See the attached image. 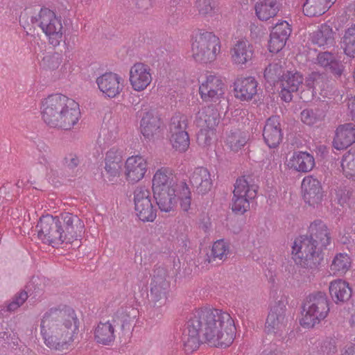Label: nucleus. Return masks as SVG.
Here are the masks:
<instances>
[{
  "label": "nucleus",
  "instance_id": "nucleus-40",
  "mask_svg": "<svg viewBox=\"0 0 355 355\" xmlns=\"http://www.w3.org/2000/svg\"><path fill=\"white\" fill-rule=\"evenodd\" d=\"M170 175L166 169L158 170L153 176L152 189L153 191H163L168 189H173L171 186Z\"/></svg>",
  "mask_w": 355,
  "mask_h": 355
},
{
  "label": "nucleus",
  "instance_id": "nucleus-37",
  "mask_svg": "<svg viewBox=\"0 0 355 355\" xmlns=\"http://www.w3.org/2000/svg\"><path fill=\"white\" fill-rule=\"evenodd\" d=\"M330 8L323 0H306L303 12L310 17H318L324 14Z\"/></svg>",
  "mask_w": 355,
  "mask_h": 355
},
{
  "label": "nucleus",
  "instance_id": "nucleus-25",
  "mask_svg": "<svg viewBox=\"0 0 355 355\" xmlns=\"http://www.w3.org/2000/svg\"><path fill=\"white\" fill-rule=\"evenodd\" d=\"M263 136L265 142L270 148H275L280 144L282 139V132L278 116H272L267 119Z\"/></svg>",
  "mask_w": 355,
  "mask_h": 355
},
{
  "label": "nucleus",
  "instance_id": "nucleus-12",
  "mask_svg": "<svg viewBox=\"0 0 355 355\" xmlns=\"http://www.w3.org/2000/svg\"><path fill=\"white\" fill-rule=\"evenodd\" d=\"M226 86L223 80L214 74H207L199 80L198 92L200 98L207 103H216L223 98Z\"/></svg>",
  "mask_w": 355,
  "mask_h": 355
},
{
  "label": "nucleus",
  "instance_id": "nucleus-21",
  "mask_svg": "<svg viewBox=\"0 0 355 355\" xmlns=\"http://www.w3.org/2000/svg\"><path fill=\"white\" fill-rule=\"evenodd\" d=\"M292 32L291 26L284 20L279 21L270 33L268 49L270 53H277L282 51Z\"/></svg>",
  "mask_w": 355,
  "mask_h": 355
},
{
  "label": "nucleus",
  "instance_id": "nucleus-1",
  "mask_svg": "<svg viewBox=\"0 0 355 355\" xmlns=\"http://www.w3.org/2000/svg\"><path fill=\"white\" fill-rule=\"evenodd\" d=\"M235 332L234 322L228 313L217 309L202 308L189 315L182 342L187 354L196 350L203 342L225 348L233 343Z\"/></svg>",
  "mask_w": 355,
  "mask_h": 355
},
{
  "label": "nucleus",
  "instance_id": "nucleus-16",
  "mask_svg": "<svg viewBox=\"0 0 355 355\" xmlns=\"http://www.w3.org/2000/svg\"><path fill=\"white\" fill-rule=\"evenodd\" d=\"M232 64L239 69L250 65L254 57V46L246 39L236 40L230 49Z\"/></svg>",
  "mask_w": 355,
  "mask_h": 355
},
{
  "label": "nucleus",
  "instance_id": "nucleus-8",
  "mask_svg": "<svg viewBox=\"0 0 355 355\" xmlns=\"http://www.w3.org/2000/svg\"><path fill=\"white\" fill-rule=\"evenodd\" d=\"M36 21L48 44L54 48L60 46L66 31L62 17L50 9L42 8L36 17Z\"/></svg>",
  "mask_w": 355,
  "mask_h": 355
},
{
  "label": "nucleus",
  "instance_id": "nucleus-45",
  "mask_svg": "<svg viewBox=\"0 0 355 355\" xmlns=\"http://www.w3.org/2000/svg\"><path fill=\"white\" fill-rule=\"evenodd\" d=\"M306 85L313 89V92L317 93L318 92L322 94V89L324 86V77L318 73H312L306 79Z\"/></svg>",
  "mask_w": 355,
  "mask_h": 355
},
{
  "label": "nucleus",
  "instance_id": "nucleus-5",
  "mask_svg": "<svg viewBox=\"0 0 355 355\" xmlns=\"http://www.w3.org/2000/svg\"><path fill=\"white\" fill-rule=\"evenodd\" d=\"M40 109L42 121L50 128L71 130L81 117L79 103L60 93L42 99Z\"/></svg>",
  "mask_w": 355,
  "mask_h": 355
},
{
  "label": "nucleus",
  "instance_id": "nucleus-54",
  "mask_svg": "<svg viewBox=\"0 0 355 355\" xmlns=\"http://www.w3.org/2000/svg\"><path fill=\"white\" fill-rule=\"evenodd\" d=\"M347 107L352 119L355 121V96L348 99Z\"/></svg>",
  "mask_w": 355,
  "mask_h": 355
},
{
  "label": "nucleus",
  "instance_id": "nucleus-56",
  "mask_svg": "<svg viewBox=\"0 0 355 355\" xmlns=\"http://www.w3.org/2000/svg\"><path fill=\"white\" fill-rule=\"evenodd\" d=\"M355 353V344L351 343L347 347L342 355H354Z\"/></svg>",
  "mask_w": 355,
  "mask_h": 355
},
{
  "label": "nucleus",
  "instance_id": "nucleus-58",
  "mask_svg": "<svg viewBox=\"0 0 355 355\" xmlns=\"http://www.w3.org/2000/svg\"><path fill=\"white\" fill-rule=\"evenodd\" d=\"M247 111L244 109H236L233 112V116H241V117L245 116Z\"/></svg>",
  "mask_w": 355,
  "mask_h": 355
},
{
  "label": "nucleus",
  "instance_id": "nucleus-23",
  "mask_svg": "<svg viewBox=\"0 0 355 355\" xmlns=\"http://www.w3.org/2000/svg\"><path fill=\"white\" fill-rule=\"evenodd\" d=\"M303 82L304 77L298 71H288L283 75L281 79V98L286 102H290L293 98L292 93L297 92Z\"/></svg>",
  "mask_w": 355,
  "mask_h": 355
},
{
  "label": "nucleus",
  "instance_id": "nucleus-20",
  "mask_svg": "<svg viewBox=\"0 0 355 355\" xmlns=\"http://www.w3.org/2000/svg\"><path fill=\"white\" fill-rule=\"evenodd\" d=\"M335 19H330L318 25L315 31L310 33V40L319 47L330 48L336 44V30L334 29Z\"/></svg>",
  "mask_w": 355,
  "mask_h": 355
},
{
  "label": "nucleus",
  "instance_id": "nucleus-46",
  "mask_svg": "<svg viewBox=\"0 0 355 355\" xmlns=\"http://www.w3.org/2000/svg\"><path fill=\"white\" fill-rule=\"evenodd\" d=\"M229 252V246L223 239L218 240L212 246L211 257L213 260L218 259L222 260L227 257Z\"/></svg>",
  "mask_w": 355,
  "mask_h": 355
},
{
  "label": "nucleus",
  "instance_id": "nucleus-10",
  "mask_svg": "<svg viewBox=\"0 0 355 355\" xmlns=\"http://www.w3.org/2000/svg\"><path fill=\"white\" fill-rule=\"evenodd\" d=\"M218 113L213 106H207L200 110L196 123L200 130L198 134V141L201 145H208L215 135V128L218 123Z\"/></svg>",
  "mask_w": 355,
  "mask_h": 355
},
{
  "label": "nucleus",
  "instance_id": "nucleus-61",
  "mask_svg": "<svg viewBox=\"0 0 355 355\" xmlns=\"http://www.w3.org/2000/svg\"><path fill=\"white\" fill-rule=\"evenodd\" d=\"M303 155L309 156L310 154L309 153H303Z\"/></svg>",
  "mask_w": 355,
  "mask_h": 355
},
{
  "label": "nucleus",
  "instance_id": "nucleus-13",
  "mask_svg": "<svg viewBox=\"0 0 355 355\" xmlns=\"http://www.w3.org/2000/svg\"><path fill=\"white\" fill-rule=\"evenodd\" d=\"M150 194V191L144 186H138L134 191L135 209L144 222H153L157 216V209L153 205Z\"/></svg>",
  "mask_w": 355,
  "mask_h": 355
},
{
  "label": "nucleus",
  "instance_id": "nucleus-60",
  "mask_svg": "<svg viewBox=\"0 0 355 355\" xmlns=\"http://www.w3.org/2000/svg\"><path fill=\"white\" fill-rule=\"evenodd\" d=\"M324 2H326V3L330 7H331L337 0H323Z\"/></svg>",
  "mask_w": 355,
  "mask_h": 355
},
{
  "label": "nucleus",
  "instance_id": "nucleus-42",
  "mask_svg": "<svg viewBox=\"0 0 355 355\" xmlns=\"http://www.w3.org/2000/svg\"><path fill=\"white\" fill-rule=\"evenodd\" d=\"M194 8L202 17H214L217 14L214 0H196Z\"/></svg>",
  "mask_w": 355,
  "mask_h": 355
},
{
  "label": "nucleus",
  "instance_id": "nucleus-24",
  "mask_svg": "<svg viewBox=\"0 0 355 355\" xmlns=\"http://www.w3.org/2000/svg\"><path fill=\"white\" fill-rule=\"evenodd\" d=\"M302 190L306 203L314 206L321 202L323 196L322 186L317 179L312 176L305 177L302 182Z\"/></svg>",
  "mask_w": 355,
  "mask_h": 355
},
{
  "label": "nucleus",
  "instance_id": "nucleus-63",
  "mask_svg": "<svg viewBox=\"0 0 355 355\" xmlns=\"http://www.w3.org/2000/svg\"><path fill=\"white\" fill-rule=\"evenodd\" d=\"M270 355H272V354H270Z\"/></svg>",
  "mask_w": 355,
  "mask_h": 355
},
{
  "label": "nucleus",
  "instance_id": "nucleus-48",
  "mask_svg": "<svg viewBox=\"0 0 355 355\" xmlns=\"http://www.w3.org/2000/svg\"><path fill=\"white\" fill-rule=\"evenodd\" d=\"M354 190L349 186L340 187L336 191V198L338 203L341 205L348 202L351 199H354Z\"/></svg>",
  "mask_w": 355,
  "mask_h": 355
},
{
  "label": "nucleus",
  "instance_id": "nucleus-41",
  "mask_svg": "<svg viewBox=\"0 0 355 355\" xmlns=\"http://www.w3.org/2000/svg\"><path fill=\"white\" fill-rule=\"evenodd\" d=\"M351 266V259L347 254H337L331 264V270L334 275H343Z\"/></svg>",
  "mask_w": 355,
  "mask_h": 355
},
{
  "label": "nucleus",
  "instance_id": "nucleus-34",
  "mask_svg": "<svg viewBox=\"0 0 355 355\" xmlns=\"http://www.w3.org/2000/svg\"><path fill=\"white\" fill-rule=\"evenodd\" d=\"M137 313V310L132 306L121 307L112 317V322L115 323L116 327L120 326L123 331L129 330Z\"/></svg>",
  "mask_w": 355,
  "mask_h": 355
},
{
  "label": "nucleus",
  "instance_id": "nucleus-47",
  "mask_svg": "<svg viewBox=\"0 0 355 355\" xmlns=\"http://www.w3.org/2000/svg\"><path fill=\"white\" fill-rule=\"evenodd\" d=\"M282 71V66L279 63H270L265 69L264 78L268 82H275L279 78Z\"/></svg>",
  "mask_w": 355,
  "mask_h": 355
},
{
  "label": "nucleus",
  "instance_id": "nucleus-32",
  "mask_svg": "<svg viewBox=\"0 0 355 355\" xmlns=\"http://www.w3.org/2000/svg\"><path fill=\"white\" fill-rule=\"evenodd\" d=\"M116 324L112 320L106 322H100L94 331L95 340L104 345H110L115 339Z\"/></svg>",
  "mask_w": 355,
  "mask_h": 355
},
{
  "label": "nucleus",
  "instance_id": "nucleus-38",
  "mask_svg": "<svg viewBox=\"0 0 355 355\" xmlns=\"http://www.w3.org/2000/svg\"><path fill=\"white\" fill-rule=\"evenodd\" d=\"M249 135L246 132L235 130L231 131L226 137L227 145L234 152L241 149L248 141Z\"/></svg>",
  "mask_w": 355,
  "mask_h": 355
},
{
  "label": "nucleus",
  "instance_id": "nucleus-43",
  "mask_svg": "<svg viewBox=\"0 0 355 355\" xmlns=\"http://www.w3.org/2000/svg\"><path fill=\"white\" fill-rule=\"evenodd\" d=\"M177 193L180 201V207L184 211H188L191 207V193L190 189L184 181L180 182L177 187Z\"/></svg>",
  "mask_w": 355,
  "mask_h": 355
},
{
  "label": "nucleus",
  "instance_id": "nucleus-53",
  "mask_svg": "<svg viewBox=\"0 0 355 355\" xmlns=\"http://www.w3.org/2000/svg\"><path fill=\"white\" fill-rule=\"evenodd\" d=\"M63 163L69 168H73L79 164L78 157H64Z\"/></svg>",
  "mask_w": 355,
  "mask_h": 355
},
{
  "label": "nucleus",
  "instance_id": "nucleus-14",
  "mask_svg": "<svg viewBox=\"0 0 355 355\" xmlns=\"http://www.w3.org/2000/svg\"><path fill=\"white\" fill-rule=\"evenodd\" d=\"M98 89L103 96L108 99L118 98L124 89V79L119 73L108 71L105 72L96 79Z\"/></svg>",
  "mask_w": 355,
  "mask_h": 355
},
{
  "label": "nucleus",
  "instance_id": "nucleus-49",
  "mask_svg": "<svg viewBox=\"0 0 355 355\" xmlns=\"http://www.w3.org/2000/svg\"><path fill=\"white\" fill-rule=\"evenodd\" d=\"M340 164L346 176L355 181V157H343Z\"/></svg>",
  "mask_w": 355,
  "mask_h": 355
},
{
  "label": "nucleus",
  "instance_id": "nucleus-30",
  "mask_svg": "<svg viewBox=\"0 0 355 355\" xmlns=\"http://www.w3.org/2000/svg\"><path fill=\"white\" fill-rule=\"evenodd\" d=\"M280 10L277 0H258L254 5L257 17L262 21H266L277 16Z\"/></svg>",
  "mask_w": 355,
  "mask_h": 355
},
{
  "label": "nucleus",
  "instance_id": "nucleus-57",
  "mask_svg": "<svg viewBox=\"0 0 355 355\" xmlns=\"http://www.w3.org/2000/svg\"><path fill=\"white\" fill-rule=\"evenodd\" d=\"M318 155H324L328 153L327 148L324 145H320L317 147V150L315 151Z\"/></svg>",
  "mask_w": 355,
  "mask_h": 355
},
{
  "label": "nucleus",
  "instance_id": "nucleus-7",
  "mask_svg": "<svg viewBox=\"0 0 355 355\" xmlns=\"http://www.w3.org/2000/svg\"><path fill=\"white\" fill-rule=\"evenodd\" d=\"M329 311L327 295L321 291L311 293L303 303L300 324L304 328H313L327 317Z\"/></svg>",
  "mask_w": 355,
  "mask_h": 355
},
{
  "label": "nucleus",
  "instance_id": "nucleus-64",
  "mask_svg": "<svg viewBox=\"0 0 355 355\" xmlns=\"http://www.w3.org/2000/svg\"><path fill=\"white\" fill-rule=\"evenodd\" d=\"M354 153H355V152H354Z\"/></svg>",
  "mask_w": 355,
  "mask_h": 355
},
{
  "label": "nucleus",
  "instance_id": "nucleus-27",
  "mask_svg": "<svg viewBox=\"0 0 355 355\" xmlns=\"http://www.w3.org/2000/svg\"><path fill=\"white\" fill-rule=\"evenodd\" d=\"M316 64L329 71L336 77H340L345 69V64L340 58L330 52L319 53L316 58Z\"/></svg>",
  "mask_w": 355,
  "mask_h": 355
},
{
  "label": "nucleus",
  "instance_id": "nucleus-4",
  "mask_svg": "<svg viewBox=\"0 0 355 355\" xmlns=\"http://www.w3.org/2000/svg\"><path fill=\"white\" fill-rule=\"evenodd\" d=\"M84 223L76 215L67 212L59 216H42L36 225L38 238L43 243L57 248L71 243L81 237Z\"/></svg>",
  "mask_w": 355,
  "mask_h": 355
},
{
  "label": "nucleus",
  "instance_id": "nucleus-55",
  "mask_svg": "<svg viewBox=\"0 0 355 355\" xmlns=\"http://www.w3.org/2000/svg\"><path fill=\"white\" fill-rule=\"evenodd\" d=\"M118 153H123V150L119 148L118 144H113L106 152V155H114Z\"/></svg>",
  "mask_w": 355,
  "mask_h": 355
},
{
  "label": "nucleus",
  "instance_id": "nucleus-39",
  "mask_svg": "<svg viewBox=\"0 0 355 355\" xmlns=\"http://www.w3.org/2000/svg\"><path fill=\"white\" fill-rule=\"evenodd\" d=\"M340 46L347 56L355 58V24L345 31Z\"/></svg>",
  "mask_w": 355,
  "mask_h": 355
},
{
  "label": "nucleus",
  "instance_id": "nucleus-6",
  "mask_svg": "<svg viewBox=\"0 0 355 355\" xmlns=\"http://www.w3.org/2000/svg\"><path fill=\"white\" fill-rule=\"evenodd\" d=\"M220 38L213 32L200 30L191 39L190 56L197 63L209 64L220 53Z\"/></svg>",
  "mask_w": 355,
  "mask_h": 355
},
{
  "label": "nucleus",
  "instance_id": "nucleus-26",
  "mask_svg": "<svg viewBox=\"0 0 355 355\" xmlns=\"http://www.w3.org/2000/svg\"><path fill=\"white\" fill-rule=\"evenodd\" d=\"M189 182L198 194L207 193L212 187V180L209 171L204 167H197L189 177Z\"/></svg>",
  "mask_w": 355,
  "mask_h": 355
},
{
  "label": "nucleus",
  "instance_id": "nucleus-51",
  "mask_svg": "<svg viewBox=\"0 0 355 355\" xmlns=\"http://www.w3.org/2000/svg\"><path fill=\"white\" fill-rule=\"evenodd\" d=\"M15 335L7 327H3V324H1L0 329V342H4L9 345L10 340L12 341L14 345H17V338H13Z\"/></svg>",
  "mask_w": 355,
  "mask_h": 355
},
{
  "label": "nucleus",
  "instance_id": "nucleus-19",
  "mask_svg": "<svg viewBox=\"0 0 355 355\" xmlns=\"http://www.w3.org/2000/svg\"><path fill=\"white\" fill-rule=\"evenodd\" d=\"M153 81L151 69L142 62L134 64L130 69L129 83L132 89L137 92L146 90Z\"/></svg>",
  "mask_w": 355,
  "mask_h": 355
},
{
  "label": "nucleus",
  "instance_id": "nucleus-28",
  "mask_svg": "<svg viewBox=\"0 0 355 355\" xmlns=\"http://www.w3.org/2000/svg\"><path fill=\"white\" fill-rule=\"evenodd\" d=\"M355 142V125L345 123L339 125L336 130L333 141L334 147L337 150H344Z\"/></svg>",
  "mask_w": 355,
  "mask_h": 355
},
{
  "label": "nucleus",
  "instance_id": "nucleus-59",
  "mask_svg": "<svg viewBox=\"0 0 355 355\" xmlns=\"http://www.w3.org/2000/svg\"><path fill=\"white\" fill-rule=\"evenodd\" d=\"M138 5H142V4H148L150 5V0H137Z\"/></svg>",
  "mask_w": 355,
  "mask_h": 355
},
{
  "label": "nucleus",
  "instance_id": "nucleus-3",
  "mask_svg": "<svg viewBox=\"0 0 355 355\" xmlns=\"http://www.w3.org/2000/svg\"><path fill=\"white\" fill-rule=\"evenodd\" d=\"M330 230L321 220L312 222L306 235L296 239L293 246L295 261L297 265L311 271L318 270L324 259L323 250L331 243Z\"/></svg>",
  "mask_w": 355,
  "mask_h": 355
},
{
  "label": "nucleus",
  "instance_id": "nucleus-52",
  "mask_svg": "<svg viewBox=\"0 0 355 355\" xmlns=\"http://www.w3.org/2000/svg\"><path fill=\"white\" fill-rule=\"evenodd\" d=\"M320 352L323 355H331L336 352L335 343L331 340H324L320 345Z\"/></svg>",
  "mask_w": 355,
  "mask_h": 355
},
{
  "label": "nucleus",
  "instance_id": "nucleus-9",
  "mask_svg": "<svg viewBox=\"0 0 355 355\" xmlns=\"http://www.w3.org/2000/svg\"><path fill=\"white\" fill-rule=\"evenodd\" d=\"M259 187L252 176H243L236 180L233 191L232 211L242 215L250 209V200L256 198Z\"/></svg>",
  "mask_w": 355,
  "mask_h": 355
},
{
  "label": "nucleus",
  "instance_id": "nucleus-15",
  "mask_svg": "<svg viewBox=\"0 0 355 355\" xmlns=\"http://www.w3.org/2000/svg\"><path fill=\"white\" fill-rule=\"evenodd\" d=\"M167 271L162 267H157L153 270L152 281L150 283V301L154 306H162L166 300L170 284L166 279Z\"/></svg>",
  "mask_w": 355,
  "mask_h": 355
},
{
  "label": "nucleus",
  "instance_id": "nucleus-36",
  "mask_svg": "<svg viewBox=\"0 0 355 355\" xmlns=\"http://www.w3.org/2000/svg\"><path fill=\"white\" fill-rule=\"evenodd\" d=\"M315 164L314 157H291L286 160L288 168L303 173L311 171Z\"/></svg>",
  "mask_w": 355,
  "mask_h": 355
},
{
  "label": "nucleus",
  "instance_id": "nucleus-2",
  "mask_svg": "<svg viewBox=\"0 0 355 355\" xmlns=\"http://www.w3.org/2000/svg\"><path fill=\"white\" fill-rule=\"evenodd\" d=\"M79 320L69 306L54 307L44 314L40 323L41 334L50 349L64 351L69 349L78 332Z\"/></svg>",
  "mask_w": 355,
  "mask_h": 355
},
{
  "label": "nucleus",
  "instance_id": "nucleus-17",
  "mask_svg": "<svg viewBox=\"0 0 355 355\" xmlns=\"http://www.w3.org/2000/svg\"><path fill=\"white\" fill-rule=\"evenodd\" d=\"M286 304L279 300L271 306L265 324V331L268 334H279L286 329L287 318L286 317Z\"/></svg>",
  "mask_w": 355,
  "mask_h": 355
},
{
  "label": "nucleus",
  "instance_id": "nucleus-35",
  "mask_svg": "<svg viewBox=\"0 0 355 355\" xmlns=\"http://www.w3.org/2000/svg\"><path fill=\"white\" fill-rule=\"evenodd\" d=\"M105 161L107 178L114 184L117 182L123 166L122 157H106Z\"/></svg>",
  "mask_w": 355,
  "mask_h": 355
},
{
  "label": "nucleus",
  "instance_id": "nucleus-18",
  "mask_svg": "<svg viewBox=\"0 0 355 355\" xmlns=\"http://www.w3.org/2000/svg\"><path fill=\"white\" fill-rule=\"evenodd\" d=\"M162 121L153 110L145 112L140 121V131L144 139L154 141L162 137Z\"/></svg>",
  "mask_w": 355,
  "mask_h": 355
},
{
  "label": "nucleus",
  "instance_id": "nucleus-31",
  "mask_svg": "<svg viewBox=\"0 0 355 355\" xmlns=\"http://www.w3.org/2000/svg\"><path fill=\"white\" fill-rule=\"evenodd\" d=\"M332 300L336 303L347 302L352 297V290L348 282L343 279L332 281L329 286Z\"/></svg>",
  "mask_w": 355,
  "mask_h": 355
},
{
  "label": "nucleus",
  "instance_id": "nucleus-33",
  "mask_svg": "<svg viewBox=\"0 0 355 355\" xmlns=\"http://www.w3.org/2000/svg\"><path fill=\"white\" fill-rule=\"evenodd\" d=\"M177 189H168L163 191H153V196L161 211H174L177 204L175 192Z\"/></svg>",
  "mask_w": 355,
  "mask_h": 355
},
{
  "label": "nucleus",
  "instance_id": "nucleus-62",
  "mask_svg": "<svg viewBox=\"0 0 355 355\" xmlns=\"http://www.w3.org/2000/svg\"><path fill=\"white\" fill-rule=\"evenodd\" d=\"M293 155V156H295V155H297V153H294Z\"/></svg>",
  "mask_w": 355,
  "mask_h": 355
},
{
  "label": "nucleus",
  "instance_id": "nucleus-29",
  "mask_svg": "<svg viewBox=\"0 0 355 355\" xmlns=\"http://www.w3.org/2000/svg\"><path fill=\"white\" fill-rule=\"evenodd\" d=\"M125 166L128 181L135 183L144 178L146 172L147 162L144 157H128Z\"/></svg>",
  "mask_w": 355,
  "mask_h": 355
},
{
  "label": "nucleus",
  "instance_id": "nucleus-44",
  "mask_svg": "<svg viewBox=\"0 0 355 355\" xmlns=\"http://www.w3.org/2000/svg\"><path fill=\"white\" fill-rule=\"evenodd\" d=\"M323 117L322 113L318 110L305 109L300 114L302 123L310 126L321 121Z\"/></svg>",
  "mask_w": 355,
  "mask_h": 355
},
{
  "label": "nucleus",
  "instance_id": "nucleus-11",
  "mask_svg": "<svg viewBox=\"0 0 355 355\" xmlns=\"http://www.w3.org/2000/svg\"><path fill=\"white\" fill-rule=\"evenodd\" d=\"M187 116L182 114H176L171 119L170 123V142L175 152L178 153H185L190 145V139L188 132Z\"/></svg>",
  "mask_w": 355,
  "mask_h": 355
},
{
  "label": "nucleus",
  "instance_id": "nucleus-50",
  "mask_svg": "<svg viewBox=\"0 0 355 355\" xmlns=\"http://www.w3.org/2000/svg\"><path fill=\"white\" fill-rule=\"evenodd\" d=\"M28 297L26 291H21L12 297V301L8 303L6 310L10 312L16 311L26 302Z\"/></svg>",
  "mask_w": 355,
  "mask_h": 355
},
{
  "label": "nucleus",
  "instance_id": "nucleus-22",
  "mask_svg": "<svg viewBox=\"0 0 355 355\" xmlns=\"http://www.w3.org/2000/svg\"><path fill=\"white\" fill-rule=\"evenodd\" d=\"M258 82L253 76H239L234 82V94L240 101L248 102L257 94Z\"/></svg>",
  "mask_w": 355,
  "mask_h": 355
}]
</instances>
